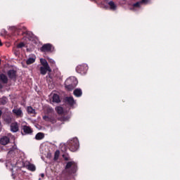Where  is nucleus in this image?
<instances>
[{"label":"nucleus","mask_w":180,"mask_h":180,"mask_svg":"<svg viewBox=\"0 0 180 180\" xmlns=\"http://www.w3.org/2000/svg\"><path fill=\"white\" fill-rule=\"evenodd\" d=\"M27 169H29V171H36V166H34V165L32 164V163H29L27 165Z\"/></svg>","instance_id":"a211bd4d"},{"label":"nucleus","mask_w":180,"mask_h":180,"mask_svg":"<svg viewBox=\"0 0 180 180\" xmlns=\"http://www.w3.org/2000/svg\"><path fill=\"white\" fill-rule=\"evenodd\" d=\"M56 110L59 115H62V113L64 112V110L62 108V107L60 106L56 107Z\"/></svg>","instance_id":"b1692460"},{"label":"nucleus","mask_w":180,"mask_h":180,"mask_svg":"<svg viewBox=\"0 0 180 180\" xmlns=\"http://www.w3.org/2000/svg\"><path fill=\"white\" fill-rule=\"evenodd\" d=\"M43 119H44V120L47 121V120H49V117L45 115V116L43 117Z\"/></svg>","instance_id":"473e14b6"},{"label":"nucleus","mask_w":180,"mask_h":180,"mask_svg":"<svg viewBox=\"0 0 180 180\" xmlns=\"http://www.w3.org/2000/svg\"><path fill=\"white\" fill-rule=\"evenodd\" d=\"M0 129H2V122L0 121Z\"/></svg>","instance_id":"f704fd0d"},{"label":"nucleus","mask_w":180,"mask_h":180,"mask_svg":"<svg viewBox=\"0 0 180 180\" xmlns=\"http://www.w3.org/2000/svg\"><path fill=\"white\" fill-rule=\"evenodd\" d=\"M0 89H2V84L0 83Z\"/></svg>","instance_id":"c9c22d12"},{"label":"nucleus","mask_w":180,"mask_h":180,"mask_svg":"<svg viewBox=\"0 0 180 180\" xmlns=\"http://www.w3.org/2000/svg\"><path fill=\"white\" fill-rule=\"evenodd\" d=\"M58 157H60V150H56L55 152L54 160H58Z\"/></svg>","instance_id":"bb28decb"},{"label":"nucleus","mask_w":180,"mask_h":180,"mask_svg":"<svg viewBox=\"0 0 180 180\" xmlns=\"http://www.w3.org/2000/svg\"><path fill=\"white\" fill-rule=\"evenodd\" d=\"M0 46H2V42L1 41V39H0Z\"/></svg>","instance_id":"4c0bfd02"},{"label":"nucleus","mask_w":180,"mask_h":180,"mask_svg":"<svg viewBox=\"0 0 180 180\" xmlns=\"http://www.w3.org/2000/svg\"><path fill=\"white\" fill-rule=\"evenodd\" d=\"M40 176H41V178H44V174H40Z\"/></svg>","instance_id":"72a5a7b5"},{"label":"nucleus","mask_w":180,"mask_h":180,"mask_svg":"<svg viewBox=\"0 0 180 180\" xmlns=\"http://www.w3.org/2000/svg\"><path fill=\"white\" fill-rule=\"evenodd\" d=\"M6 102H8V98L6 97H4L1 99V103L2 105H5V103H6Z\"/></svg>","instance_id":"a878e982"},{"label":"nucleus","mask_w":180,"mask_h":180,"mask_svg":"<svg viewBox=\"0 0 180 180\" xmlns=\"http://www.w3.org/2000/svg\"><path fill=\"white\" fill-rule=\"evenodd\" d=\"M11 29L14 32H18V28L16 27H11Z\"/></svg>","instance_id":"c756f323"},{"label":"nucleus","mask_w":180,"mask_h":180,"mask_svg":"<svg viewBox=\"0 0 180 180\" xmlns=\"http://www.w3.org/2000/svg\"><path fill=\"white\" fill-rule=\"evenodd\" d=\"M47 71H49V72H51V68L50 66H41L40 68V74H41V75H46L47 74Z\"/></svg>","instance_id":"0eeeda50"},{"label":"nucleus","mask_w":180,"mask_h":180,"mask_svg":"<svg viewBox=\"0 0 180 180\" xmlns=\"http://www.w3.org/2000/svg\"><path fill=\"white\" fill-rule=\"evenodd\" d=\"M52 98V102H54L55 103H59L60 101V96L56 94H51Z\"/></svg>","instance_id":"9d476101"},{"label":"nucleus","mask_w":180,"mask_h":180,"mask_svg":"<svg viewBox=\"0 0 180 180\" xmlns=\"http://www.w3.org/2000/svg\"><path fill=\"white\" fill-rule=\"evenodd\" d=\"M41 51H43L44 53L54 51V47L50 44H46L41 48Z\"/></svg>","instance_id":"39448f33"},{"label":"nucleus","mask_w":180,"mask_h":180,"mask_svg":"<svg viewBox=\"0 0 180 180\" xmlns=\"http://www.w3.org/2000/svg\"><path fill=\"white\" fill-rule=\"evenodd\" d=\"M66 101L70 104L71 105H75V101L74 100V98L72 96L67 97Z\"/></svg>","instance_id":"6ab92c4d"},{"label":"nucleus","mask_w":180,"mask_h":180,"mask_svg":"<svg viewBox=\"0 0 180 180\" xmlns=\"http://www.w3.org/2000/svg\"><path fill=\"white\" fill-rule=\"evenodd\" d=\"M63 157L64 160H65L66 161H68L69 158L67 155H63Z\"/></svg>","instance_id":"7c9ffc66"},{"label":"nucleus","mask_w":180,"mask_h":180,"mask_svg":"<svg viewBox=\"0 0 180 180\" xmlns=\"http://www.w3.org/2000/svg\"><path fill=\"white\" fill-rule=\"evenodd\" d=\"M34 61H36V56H33L32 58H28V60H27V64L28 65H30V64H33Z\"/></svg>","instance_id":"412c9836"},{"label":"nucleus","mask_w":180,"mask_h":180,"mask_svg":"<svg viewBox=\"0 0 180 180\" xmlns=\"http://www.w3.org/2000/svg\"><path fill=\"white\" fill-rule=\"evenodd\" d=\"M0 143L2 146H6L9 143V139L8 136H3L0 139Z\"/></svg>","instance_id":"9b49d317"},{"label":"nucleus","mask_w":180,"mask_h":180,"mask_svg":"<svg viewBox=\"0 0 180 180\" xmlns=\"http://www.w3.org/2000/svg\"><path fill=\"white\" fill-rule=\"evenodd\" d=\"M49 63L52 65V67H56V61L50 58H48Z\"/></svg>","instance_id":"393cba45"},{"label":"nucleus","mask_w":180,"mask_h":180,"mask_svg":"<svg viewBox=\"0 0 180 180\" xmlns=\"http://www.w3.org/2000/svg\"><path fill=\"white\" fill-rule=\"evenodd\" d=\"M5 34H6V30H2L1 32V36H5Z\"/></svg>","instance_id":"c85d7f7f"},{"label":"nucleus","mask_w":180,"mask_h":180,"mask_svg":"<svg viewBox=\"0 0 180 180\" xmlns=\"http://www.w3.org/2000/svg\"><path fill=\"white\" fill-rule=\"evenodd\" d=\"M147 5L148 4V0H142L141 1H138L133 5V10L137 11L139 8H141V5L143 4Z\"/></svg>","instance_id":"423d86ee"},{"label":"nucleus","mask_w":180,"mask_h":180,"mask_svg":"<svg viewBox=\"0 0 180 180\" xmlns=\"http://www.w3.org/2000/svg\"><path fill=\"white\" fill-rule=\"evenodd\" d=\"M18 165V163H11V162H7L6 165V167L7 168H8V169H13V168H15V167H16V165Z\"/></svg>","instance_id":"dca6fc26"},{"label":"nucleus","mask_w":180,"mask_h":180,"mask_svg":"<svg viewBox=\"0 0 180 180\" xmlns=\"http://www.w3.org/2000/svg\"><path fill=\"white\" fill-rule=\"evenodd\" d=\"M1 115H2V111L0 110V116H1Z\"/></svg>","instance_id":"e433bc0d"},{"label":"nucleus","mask_w":180,"mask_h":180,"mask_svg":"<svg viewBox=\"0 0 180 180\" xmlns=\"http://www.w3.org/2000/svg\"><path fill=\"white\" fill-rule=\"evenodd\" d=\"M35 139L36 140H41L44 139V134L43 133L39 132L35 136Z\"/></svg>","instance_id":"4be33fe9"},{"label":"nucleus","mask_w":180,"mask_h":180,"mask_svg":"<svg viewBox=\"0 0 180 180\" xmlns=\"http://www.w3.org/2000/svg\"><path fill=\"white\" fill-rule=\"evenodd\" d=\"M66 169H71L70 174H74L77 172V163L74 162H69L67 163Z\"/></svg>","instance_id":"20e7f679"},{"label":"nucleus","mask_w":180,"mask_h":180,"mask_svg":"<svg viewBox=\"0 0 180 180\" xmlns=\"http://www.w3.org/2000/svg\"><path fill=\"white\" fill-rule=\"evenodd\" d=\"M0 81H1V82H3V84H7L8 83V77H6V75L2 74L0 75Z\"/></svg>","instance_id":"2eb2a0df"},{"label":"nucleus","mask_w":180,"mask_h":180,"mask_svg":"<svg viewBox=\"0 0 180 180\" xmlns=\"http://www.w3.org/2000/svg\"><path fill=\"white\" fill-rule=\"evenodd\" d=\"M13 113H14L17 117H23V111H22L20 108H14Z\"/></svg>","instance_id":"6e6552de"},{"label":"nucleus","mask_w":180,"mask_h":180,"mask_svg":"<svg viewBox=\"0 0 180 180\" xmlns=\"http://www.w3.org/2000/svg\"><path fill=\"white\" fill-rule=\"evenodd\" d=\"M39 180H41V178H39Z\"/></svg>","instance_id":"a19ab883"},{"label":"nucleus","mask_w":180,"mask_h":180,"mask_svg":"<svg viewBox=\"0 0 180 180\" xmlns=\"http://www.w3.org/2000/svg\"><path fill=\"white\" fill-rule=\"evenodd\" d=\"M22 47H25V44L23 42H21L17 45L16 49H22Z\"/></svg>","instance_id":"cd10ccee"},{"label":"nucleus","mask_w":180,"mask_h":180,"mask_svg":"<svg viewBox=\"0 0 180 180\" xmlns=\"http://www.w3.org/2000/svg\"><path fill=\"white\" fill-rule=\"evenodd\" d=\"M11 130L13 133H16L19 130V126L18 125V122H13L11 124Z\"/></svg>","instance_id":"1a4fd4ad"},{"label":"nucleus","mask_w":180,"mask_h":180,"mask_svg":"<svg viewBox=\"0 0 180 180\" xmlns=\"http://www.w3.org/2000/svg\"><path fill=\"white\" fill-rule=\"evenodd\" d=\"M75 96H77V98H79V96H82V90L81 89H76L73 92Z\"/></svg>","instance_id":"ddd939ff"},{"label":"nucleus","mask_w":180,"mask_h":180,"mask_svg":"<svg viewBox=\"0 0 180 180\" xmlns=\"http://www.w3.org/2000/svg\"><path fill=\"white\" fill-rule=\"evenodd\" d=\"M40 63H41L42 67L49 66V63H47V60H46V59L40 58Z\"/></svg>","instance_id":"5701e85b"},{"label":"nucleus","mask_w":180,"mask_h":180,"mask_svg":"<svg viewBox=\"0 0 180 180\" xmlns=\"http://www.w3.org/2000/svg\"><path fill=\"white\" fill-rule=\"evenodd\" d=\"M65 85L66 89H68V91H72V89L78 85V80L75 77H71L66 79Z\"/></svg>","instance_id":"f257e3e1"},{"label":"nucleus","mask_w":180,"mask_h":180,"mask_svg":"<svg viewBox=\"0 0 180 180\" xmlns=\"http://www.w3.org/2000/svg\"><path fill=\"white\" fill-rule=\"evenodd\" d=\"M8 76L9 78L13 79L16 77V71L11 70L8 72Z\"/></svg>","instance_id":"4468645a"},{"label":"nucleus","mask_w":180,"mask_h":180,"mask_svg":"<svg viewBox=\"0 0 180 180\" xmlns=\"http://www.w3.org/2000/svg\"><path fill=\"white\" fill-rule=\"evenodd\" d=\"M108 5L111 11H116V9H117V6L113 1L108 2Z\"/></svg>","instance_id":"f8f14e48"},{"label":"nucleus","mask_w":180,"mask_h":180,"mask_svg":"<svg viewBox=\"0 0 180 180\" xmlns=\"http://www.w3.org/2000/svg\"><path fill=\"white\" fill-rule=\"evenodd\" d=\"M76 71L79 74H81L82 75H84V74L88 71V65L82 64V65H77L76 67Z\"/></svg>","instance_id":"7ed1b4c3"},{"label":"nucleus","mask_w":180,"mask_h":180,"mask_svg":"<svg viewBox=\"0 0 180 180\" xmlns=\"http://www.w3.org/2000/svg\"><path fill=\"white\" fill-rule=\"evenodd\" d=\"M15 55H18V53L15 52Z\"/></svg>","instance_id":"ea45409f"},{"label":"nucleus","mask_w":180,"mask_h":180,"mask_svg":"<svg viewBox=\"0 0 180 180\" xmlns=\"http://www.w3.org/2000/svg\"><path fill=\"white\" fill-rule=\"evenodd\" d=\"M5 121L6 122V123H11V118H8V119H6Z\"/></svg>","instance_id":"2f4dec72"},{"label":"nucleus","mask_w":180,"mask_h":180,"mask_svg":"<svg viewBox=\"0 0 180 180\" xmlns=\"http://www.w3.org/2000/svg\"><path fill=\"white\" fill-rule=\"evenodd\" d=\"M68 144L70 151H72L73 153L77 151V150H78L79 148V141H78V139L77 138H73L72 139L68 141Z\"/></svg>","instance_id":"f03ea898"},{"label":"nucleus","mask_w":180,"mask_h":180,"mask_svg":"<svg viewBox=\"0 0 180 180\" xmlns=\"http://www.w3.org/2000/svg\"><path fill=\"white\" fill-rule=\"evenodd\" d=\"M23 131L25 132L26 134H30L32 133V129L30 127L24 126L22 127Z\"/></svg>","instance_id":"f3484780"},{"label":"nucleus","mask_w":180,"mask_h":180,"mask_svg":"<svg viewBox=\"0 0 180 180\" xmlns=\"http://www.w3.org/2000/svg\"><path fill=\"white\" fill-rule=\"evenodd\" d=\"M27 113L30 115H34L36 113V110L32 108V106H28L27 108Z\"/></svg>","instance_id":"aec40b11"},{"label":"nucleus","mask_w":180,"mask_h":180,"mask_svg":"<svg viewBox=\"0 0 180 180\" xmlns=\"http://www.w3.org/2000/svg\"><path fill=\"white\" fill-rule=\"evenodd\" d=\"M13 51H16V49L14 48V49H13Z\"/></svg>","instance_id":"58836bf2"}]
</instances>
